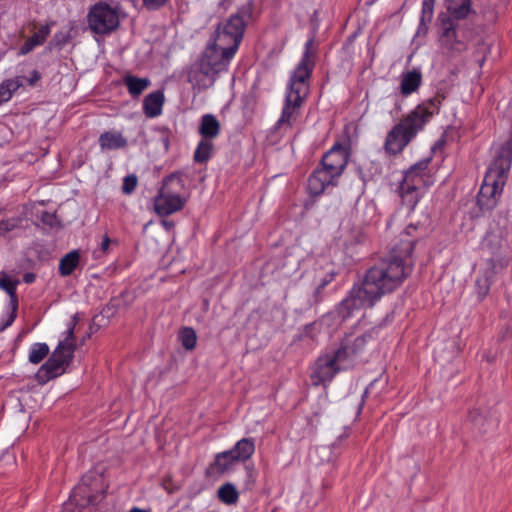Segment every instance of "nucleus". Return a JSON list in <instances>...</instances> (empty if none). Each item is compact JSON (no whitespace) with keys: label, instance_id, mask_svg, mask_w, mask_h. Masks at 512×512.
I'll return each instance as SVG.
<instances>
[{"label":"nucleus","instance_id":"obj_36","mask_svg":"<svg viewBox=\"0 0 512 512\" xmlns=\"http://www.w3.org/2000/svg\"><path fill=\"white\" fill-rule=\"evenodd\" d=\"M435 0H423L420 16V24L426 25L431 22L434 13Z\"/></svg>","mask_w":512,"mask_h":512},{"label":"nucleus","instance_id":"obj_23","mask_svg":"<svg viewBox=\"0 0 512 512\" xmlns=\"http://www.w3.org/2000/svg\"><path fill=\"white\" fill-rule=\"evenodd\" d=\"M424 188L409 185V183L403 182L399 186V193L402 199V203L410 209H414L417 205Z\"/></svg>","mask_w":512,"mask_h":512},{"label":"nucleus","instance_id":"obj_27","mask_svg":"<svg viewBox=\"0 0 512 512\" xmlns=\"http://www.w3.org/2000/svg\"><path fill=\"white\" fill-rule=\"evenodd\" d=\"M23 85L22 77L6 79L0 83V105L10 101L13 94Z\"/></svg>","mask_w":512,"mask_h":512},{"label":"nucleus","instance_id":"obj_17","mask_svg":"<svg viewBox=\"0 0 512 512\" xmlns=\"http://www.w3.org/2000/svg\"><path fill=\"white\" fill-rule=\"evenodd\" d=\"M19 284L18 280H12L4 272L0 273V289L5 291L10 296L11 311L6 315L5 319L0 324V331L5 330L12 325L16 318L17 311V296L16 287Z\"/></svg>","mask_w":512,"mask_h":512},{"label":"nucleus","instance_id":"obj_8","mask_svg":"<svg viewBox=\"0 0 512 512\" xmlns=\"http://www.w3.org/2000/svg\"><path fill=\"white\" fill-rule=\"evenodd\" d=\"M122 9L119 3L105 0L90 7L87 22L90 30L99 35H107L120 26Z\"/></svg>","mask_w":512,"mask_h":512},{"label":"nucleus","instance_id":"obj_38","mask_svg":"<svg viewBox=\"0 0 512 512\" xmlns=\"http://www.w3.org/2000/svg\"><path fill=\"white\" fill-rule=\"evenodd\" d=\"M372 338V332H366L360 336H357L353 343L351 344L350 343V346L353 347L354 349H357V355L363 350V348L365 347L368 339H371Z\"/></svg>","mask_w":512,"mask_h":512},{"label":"nucleus","instance_id":"obj_43","mask_svg":"<svg viewBox=\"0 0 512 512\" xmlns=\"http://www.w3.org/2000/svg\"><path fill=\"white\" fill-rule=\"evenodd\" d=\"M332 280V278H324L321 283L316 287L315 289V297H318L321 292L324 290V288L330 283V281Z\"/></svg>","mask_w":512,"mask_h":512},{"label":"nucleus","instance_id":"obj_29","mask_svg":"<svg viewBox=\"0 0 512 512\" xmlns=\"http://www.w3.org/2000/svg\"><path fill=\"white\" fill-rule=\"evenodd\" d=\"M446 6L453 17L464 19L471 11V0H446Z\"/></svg>","mask_w":512,"mask_h":512},{"label":"nucleus","instance_id":"obj_34","mask_svg":"<svg viewBox=\"0 0 512 512\" xmlns=\"http://www.w3.org/2000/svg\"><path fill=\"white\" fill-rule=\"evenodd\" d=\"M178 340L186 350H193L196 346L197 336L193 328L184 327L179 331Z\"/></svg>","mask_w":512,"mask_h":512},{"label":"nucleus","instance_id":"obj_11","mask_svg":"<svg viewBox=\"0 0 512 512\" xmlns=\"http://www.w3.org/2000/svg\"><path fill=\"white\" fill-rule=\"evenodd\" d=\"M442 51L450 55L460 54L468 49L469 38L466 30L455 25L450 19L442 22V32L439 36Z\"/></svg>","mask_w":512,"mask_h":512},{"label":"nucleus","instance_id":"obj_5","mask_svg":"<svg viewBox=\"0 0 512 512\" xmlns=\"http://www.w3.org/2000/svg\"><path fill=\"white\" fill-rule=\"evenodd\" d=\"M252 1L243 4L235 14L218 25L206 48L213 49L218 58L230 64L242 41L247 23L253 17Z\"/></svg>","mask_w":512,"mask_h":512},{"label":"nucleus","instance_id":"obj_35","mask_svg":"<svg viewBox=\"0 0 512 512\" xmlns=\"http://www.w3.org/2000/svg\"><path fill=\"white\" fill-rule=\"evenodd\" d=\"M491 274L492 272L486 271L476 280V293L480 299H483L489 293L491 285Z\"/></svg>","mask_w":512,"mask_h":512},{"label":"nucleus","instance_id":"obj_48","mask_svg":"<svg viewBox=\"0 0 512 512\" xmlns=\"http://www.w3.org/2000/svg\"><path fill=\"white\" fill-rule=\"evenodd\" d=\"M129 512H149V511L140 509L138 507H133Z\"/></svg>","mask_w":512,"mask_h":512},{"label":"nucleus","instance_id":"obj_20","mask_svg":"<svg viewBox=\"0 0 512 512\" xmlns=\"http://www.w3.org/2000/svg\"><path fill=\"white\" fill-rule=\"evenodd\" d=\"M422 84V73L420 69L414 68L413 70L403 72L400 77V93L402 96L407 97L416 92Z\"/></svg>","mask_w":512,"mask_h":512},{"label":"nucleus","instance_id":"obj_10","mask_svg":"<svg viewBox=\"0 0 512 512\" xmlns=\"http://www.w3.org/2000/svg\"><path fill=\"white\" fill-rule=\"evenodd\" d=\"M507 222L502 216L494 219L482 241V249L499 259L507 256L510 250Z\"/></svg>","mask_w":512,"mask_h":512},{"label":"nucleus","instance_id":"obj_46","mask_svg":"<svg viewBox=\"0 0 512 512\" xmlns=\"http://www.w3.org/2000/svg\"><path fill=\"white\" fill-rule=\"evenodd\" d=\"M506 117L509 118L512 121V100L510 101L507 110H506Z\"/></svg>","mask_w":512,"mask_h":512},{"label":"nucleus","instance_id":"obj_16","mask_svg":"<svg viewBox=\"0 0 512 512\" xmlns=\"http://www.w3.org/2000/svg\"><path fill=\"white\" fill-rule=\"evenodd\" d=\"M431 158H424L414 165H412L405 173L403 182L409 185H416L422 188H427L435 181L433 174L429 169Z\"/></svg>","mask_w":512,"mask_h":512},{"label":"nucleus","instance_id":"obj_49","mask_svg":"<svg viewBox=\"0 0 512 512\" xmlns=\"http://www.w3.org/2000/svg\"><path fill=\"white\" fill-rule=\"evenodd\" d=\"M346 437H348V434H347V433H345V434L341 435V436L338 438V440H342V439H344V438H346Z\"/></svg>","mask_w":512,"mask_h":512},{"label":"nucleus","instance_id":"obj_47","mask_svg":"<svg viewBox=\"0 0 512 512\" xmlns=\"http://www.w3.org/2000/svg\"><path fill=\"white\" fill-rule=\"evenodd\" d=\"M416 230L414 226H408L405 230L404 236H411L412 232Z\"/></svg>","mask_w":512,"mask_h":512},{"label":"nucleus","instance_id":"obj_21","mask_svg":"<svg viewBox=\"0 0 512 512\" xmlns=\"http://www.w3.org/2000/svg\"><path fill=\"white\" fill-rule=\"evenodd\" d=\"M102 151L118 150L125 148L127 139L119 131H107L102 133L98 139Z\"/></svg>","mask_w":512,"mask_h":512},{"label":"nucleus","instance_id":"obj_44","mask_svg":"<svg viewBox=\"0 0 512 512\" xmlns=\"http://www.w3.org/2000/svg\"><path fill=\"white\" fill-rule=\"evenodd\" d=\"M15 225L13 223H10L9 221H3L0 223V228L5 230V231H11L12 229H14Z\"/></svg>","mask_w":512,"mask_h":512},{"label":"nucleus","instance_id":"obj_45","mask_svg":"<svg viewBox=\"0 0 512 512\" xmlns=\"http://www.w3.org/2000/svg\"><path fill=\"white\" fill-rule=\"evenodd\" d=\"M24 282L32 283L35 280V275L33 273H26L23 277Z\"/></svg>","mask_w":512,"mask_h":512},{"label":"nucleus","instance_id":"obj_31","mask_svg":"<svg viewBox=\"0 0 512 512\" xmlns=\"http://www.w3.org/2000/svg\"><path fill=\"white\" fill-rule=\"evenodd\" d=\"M214 145L212 140L202 138L194 152V161L196 163H205L207 162L213 154Z\"/></svg>","mask_w":512,"mask_h":512},{"label":"nucleus","instance_id":"obj_30","mask_svg":"<svg viewBox=\"0 0 512 512\" xmlns=\"http://www.w3.org/2000/svg\"><path fill=\"white\" fill-rule=\"evenodd\" d=\"M80 254L78 250H72L61 258L59 263V273L62 276H69L79 264Z\"/></svg>","mask_w":512,"mask_h":512},{"label":"nucleus","instance_id":"obj_6","mask_svg":"<svg viewBox=\"0 0 512 512\" xmlns=\"http://www.w3.org/2000/svg\"><path fill=\"white\" fill-rule=\"evenodd\" d=\"M74 325L65 332L57 347L48 360L38 369L35 377L38 383L45 384L49 380L62 375L73 359L75 350Z\"/></svg>","mask_w":512,"mask_h":512},{"label":"nucleus","instance_id":"obj_7","mask_svg":"<svg viewBox=\"0 0 512 512\" xmlns=\"http://www.w3.org/2000/svg\"><path fill=\"white\" fill-rule=\"evenodd\" d=\"M229 64L218 58L211 48H205L199 59L194 62L188 72V81L193 89L201 92L212 87L218 74L228 70Z\"/></svg>","mask_w":512,"mask_h":512},{"label":"nucleus","instance_id":"obj_33","mask_svg":"<svg viewBox=\"0 0 512 512\" xmlns=\"http://www.w3.org/2000/svg\"><path fill=\"white\" fill-rule=\"evenodd\" d=\"M49 346L46 343H34L29 349V362L32 364L40 363L49 354Z\"/></svg>","mask_w":512,"mask_h":512},{"label":"nucleus","instance_id":"obj_18","mask_svg":"<svg viewBox=\"0 0 512 512\" xmlns=\"http://www.w3.org/2000/svg\"><path fill=\"white\" fill-rule=\"evenodd\" d=\"M340 371L347 370L354 365L357 349L350 346L348 340L336 351L328 353Z\"/></svg>","mask_w":512,"mask_h":512},{"label":"nucleus","instance_id":"obj_37","mask_svg":"<svg viewBox=\"0 0 512 512\" xmlns=\"http://www.w3.org/2000/svg\"><path fill=\"white\" fill-rule=\"evenodd\" d=\"M468 418L480 432L487 431V429L485 428L486 419L481 415V413L478 410L471 411L469 413Z\"/></svg>","mask_w":512,"mask_h":512},{"label":"nucleus","instance_id":"obj_32","mask_svg":"<svg viewBox=\"0 0 512 512\" xmlns=\"http://www.w3.org/2000/svg\"><path fill=\"white\" fill-rule=\"evenodd\" d=\"M219 500L226 505H233L238 502L239 493L232 483L221 485L217 491Z\"/></svg>","mask_w":512,"mask_h":512},{"label":"nucleus","instance_id":"obj_1","mask_svg":"<svg viewBox=\"0 0 512 512\" xmlns=\"http://www.w3.org/2000/svg\"><path fill=\"white\" fill-rule=\"evenodd\" d=\"M414 241L402 238L390 255L373 267L365 275L362 283L354 285L349 295L337 307L342 320L350 318L355 311L372 307L384 294L397 289L411 274Z\"/></svg>","mask_w":512,"mask_h":512},{"label":"nucleus","instance_id":"obj_9","mask_svg":"<svg viewBox=\"0 0 512 512\" xmlns=\"http://www.w3.org/2000/svg\"><path fill=\"white\" fill-rule=\"evenodd\" d=\"M185 184L179 173H172L165 177L158 194L154 198V210L160 216H169L180 211L187 202L178 191Z\"/></svg>","mask_w":512,"mask_h":512},{"label":"nucleus","instance_id":"obj_12","mask_svg":"<svg viewBox=\"0 0 512 512\" xmlns=\"http://www.w3.org/2000/svg\"><path fill=\"white\" fill-rule=\"evenodd\" d=\"M101 480L102 477L96 473H88L84 475L81 482L74 488L71 500L79 506L95 503L100 492L96 483Z\"/></svg>","mask_w":512,"mask_h":512},{"label":"nucleus","instance_id":"obj_39","mask_svg":"<svg viewBox=\"0 0 512 512\" xmlns=\"http://www.w3.org/2000/svg\"><path fill=\"white\" fill-rule=\"evenodd\" d=\"M137 186V177L135 175H128L124 178L122 184V191L124 194H131Z\"/></svg>","mask_w":512,"mask_h":512},{"label":"nucleus","instance_id":"obj_40","mask_svg":"<svg viewBox=\"0 0 512 512\" xmlns=\"http://www.w3.org/2000/svg\"><path fill=\"white\" fill-rule=\"evenodd\" d=\"M110 243H111L110 238L107 235H105L102 238V241L100 243V248L93 252L94 258L97 259V258H100L102 255H105L109 250Z\"/></svg>","mask_w":512,"mask_h":512},{"label":"nucleus","instance_id":"obj_42","mask_svg":"<svg viewBox=\"0 0 512 512\" xmlns=\"http://www.w3.org/2000/svg\"><path fill=\"white\" fill-rule=\"evenodd\" d=\"M41 79V74L37 70H33L29 77L27 78V82L30 86H34Z\"/></svg>","mask_w":512,"mask_h":512},{"label":"nucleus","instance_id":"obj_26","mask_svg":"<svg viewBox=\"0 0 512 512\" xmlns=\"http://www.w3.org/2000/svg\"><path fill=\"white\" fill-rule=\"evenodd\" d=\"M123 82L132 97L141 95L151 84L148 78H139L133 75L125 76Z\"/></svg>","mask_w":512,"mask_h":512},{"label":"nucleus","instance_id":"obj_25","mask_svg":"<svg viewBox=\"0 0 512 512\" xmlns=\"http://www.w3.org/2000/svg\"><path fill=\"white\" fill-rule=\"evenodd\" d=\"M230 451L238 461L248 460L255 452V443L252 438H242L236 442Z\"/></svg>","mask_w":512,"mask_h":512},{"label":"nucleus","instance_id":"obj_41","mask_svg":"<svg viewBox=\"0 0 512 512\" xmlns=\"http://www.w3.org/2000/svg\"><path fill=\"white\" fill-rule=\"evenodd\" d=\"M169 0H142L143 6L150 11L158 10L164 7Z\"/></svg>","mask_w":512,"mask_h":512},{"label":"nucleus","instance_id":"obj_28","mask_svg":"<svg viewBox=\"0 0 512 512\" xmlns=\"http://www.w3.org/2000/svg\"><path fill=\"white\" fill-rule=\"evenodd\" d=\"M236 462H238V459L235 458V455L230 450H227L215 456L213 466L217 472L223 474L229 472Z\"/></svg>","mask_w":512,"mask_h":512},{"label":"nucleus","instance_id":"obj_4","mask_svg":"<svg viewBox=\"0 0 512 512\" xmlns=\"http://www.w3.org/2000/svg\"><path fill=\"white\" fill-rule=\"evenodd\" d=\"M494 156L487 168L478 193L477 203L482 211L492 210L506 185L512 164V137L494 146Z\"/></svg>","mask_w":512,"mask_h":512},{"label":"nucleus","instance_id":"obj_14","mask_svg":"<svg viewBox=\"0 0 512 512\" xmlns=\"http://www.w3.org/2000/svg\"><path fill=\"white\" fill-rule=\"evenodd\" d=\"M339 177L334 175L332 172L323 168L322 166L317 167L308 179V192L311 196H319L330 188L338 185Z\"/></svg>","mask_w":512,"mask_h":512},{"label":"nucleus","instance_id":"obj_22","mask_svg":"<svg viewBox=\"0 0 512 512\" xmlns=\"http://www.w3.org/2000/svg\"><path fill=\"white\" fill-rule=\"evenodd\" d=\"M221 131L220 122L213 114H204L200 118L198 132L204 139H214Z\"/></svg>","mask_w":512,"mask_h":512},{"label":"nucleus","instance_id":"obj_3","mask_svg":"<svg viewBox=\"0 0 512 512\" xmlns=\"http://www.w3.org/2000/svg\"><path fill=\"white\" fill-rule=\"evenodd\" d=\"M442 100L443 97L437 94L423 101L411 110L398 124L394 125L386 135L384 141L385 152L389 155L401 153L431 119L439 113Z\"/></svg>","mask_w":512,"mask_h":512},{"label":"nucleus","instance_id":"obj_13","mask_svg":"<svg viewBox=\"0 0 512 512\" xmlns=\"http://www.w3.org/2000/svg\"><path fill=\"white\" fill-rule=\"evenodd\" d=\"M338 372L340 370L327 353L318 357L311 366L310 379L315 386H327Z\"/></svg>","mask_w":512,"mask_h":512},{"label":"nucleus","instance_id":"obj_19","mask_svg":"<svg viewBox=\"0 0 512 512\" xmlns=\"http://www.w3.org/2000/svg\"><path fill=\"white\" fill-rule=\"evenodd\" d=\"M165 102L164 92L157 90L149 93L143 100V112L147 118H156L162 114Z\"/></svg>","mask_w":512,"mask_h":512},{"label":"nucleus","instance_id":"obj_2","mask_svg":"<svg viewBox=\"0 0 512 512\" xmlns=\"http://www.w3.org/2000/svg\"><path fill=\"white\" fill-rule=\"evenodd\" d=\"M313 44V38L306 41L301 60L287 84L281 115L275 123V129L282 133L292 131L301 117L302 105L309 94L308 80L314 68Z\"/></svg>","mask_w":512,"mask_h":512},{"label":"nucleus","instance_id":"obj_15","mask_svg":"<svg viewBox=\"0 0 512 512\" xmlns=\"http://www.w3.org/2000/svg\"><path fill=\"white\" fill-rule=\"evenodd\" d=\"M348 158L347 148L340 143H336L324 154L320 166L340 178L347 166Z\"/></svg>","mask_w":512,"mask_h":512},{"label":"nucleus","instance_id":"obj_24","mask_svg":"<svg viewBox=\"0 0 512 512\" xmlns=\"http://www.w3.org/2000/svg\"><path fill=\"white\" fill-rule=\"evenodd\" d=\"M51 28L49 24L42 25L31 37H29L24 44L21 46L19 54L26 55L31 52L35 47L42 45L48 35L50 34Z\"/></svg>","mask_w":512,"mask_h":512}]
</instances>
